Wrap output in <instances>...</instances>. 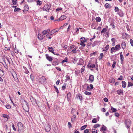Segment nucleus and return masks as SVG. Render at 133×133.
Here are the masks:
<instances>
[{"mask_svg": "<svg viewBox=\"0 0 133 133\" xmlns=\"http://www.w3.org/2000/svg\"><path fill=\"white\" fill-rule=\"evenodd\" d=\"M130 42L131 45L133 46V41L131 39H130Z\"/></svg>", "mask_w": 133, "mask_h": 133, "instance_id": "obj_56", "label": "nucleus"}, {"mask_svg": "<svg viewBox=\"0 0 133 133\" xmlns=\"http://www.w3.org/2000/svg\"><path fill=\"white\" fill-rule=\"evenodd\" d=\"M100 124H97L95 125H94L93 127L95 128H96L97 127H100Z\"/></svg>", "mask_w": 133, "mask_h": 133, "instance_id": "obj_34", "label": "nucleus"}, {"mask_svg": "<svg viewBox=\"0 0 133 133\" xmlns=\"http://www.w3.org/2000/svg\"><path fill=\"white\" fill-rule=\"evenodd\" d=\"M120 47V45L118 44L116 45L115 47H112L111 49L110 52L111 53L113 52H115L117 51Z\"/></svg>", "mask_w": 133, "mask_h": 133, "instance_id": "obj_1", "label": "nucleus"}, {"mask_svg": "<svg viewBox=\"0 0 133 133\" xmlns=\"http://www.w3.org/2000/svg\"><path fill=\"white\" fill-rule=\"evenodd\" d=\"M37 4L40 5L42 4V2L39 0H37Z\"/></svg>", "mask_w": 133, "mask_h": 133, "instance_id": "obj_38", "label": "nucleus"}, {"mask_svg": "<svg viewBox=\"0 0 133 133\" xmlns=\"http://www.w3.org/2000/svg\"><path fill=\"white\" fill-rule=\"evenodd\" d=\"M107 31V29L106 28H103L101 31V33L105 32Z\"/></svg>", "mask_w": 133, "mask_h": 133, "instance_id": "obj_53", "label": "nucleus"}, {"mask_svg": "<svg viewBox=\"0 0 133 133\" xmlns=\"http://www.w3.org/2000/svg\"><path fill=\"white\" fill-rule=\"evenodd\" d=\"M6 108L9 109L11 108V106L9 105H6L5 106Z\"/></svg>", "mask_w": 133, "mask_h": 133, "instance_id": "obj_55", "label": "nucleus"}, {"mask_svg": "<svg viewBox=\"0 0 133 133\" xmlns=\"http://www.w3.org/2000/svg\"><path fill=\"white\" fill-rule=\"evenodd\" d=\"M45 55L46 58L49 61H51L52 60V58L49 56L48 54H46Z\"/></svg>", "mask_w": 133, "mask_h": 133, "instance_id": "obj_10", "label": "nucleus"}, {"mask_svg": "<svg viewBox=\"0 0 133 133\" xmlns=\"http://www.w3.org/2000/svg\"><path fill=\"white\" fill-rule=\"evenodd\" d=\"M76 49L77 48L76 47H75L74 49L72 50V52L74 53H75L76 52Z\"/></svg>", "mask_w": 133, "mask_h": 133, "instance_id": "obj_62", "label": "nucleus"}, {"mask_svg": "<svg viewBox=\"0 0 133 133\" xmlns=\"http://www.w3.org/2000/svg\"><path fill=\"white\" fill-rule=\"evenodd\" d=\"M121 46L122 48L123 49H125V46H126V44L125 42L124 41H123L122 42V43L121 44Z\"/></svg>", "mask_w": 133, "mask_h": 133, "instance_id": "obj_18", "label": "nucleus"}, {"mask_svg": "<svg viewBox=\"0 0 133 133\" xmlns=\"http://www.w3.org/2000/svg\"><path fill=\"white\" fill-rule=\"evenodd\" d=\"M17 126L19 131H21L23 129V124L21 122H19L17 123Z\"/></svg>", "mask_w": 133, "mask_h": 133, "instance_id": "obj_3", "label": "nucleus"}, {"mask_svg": "<svg viewBox=\"0 0 133 133\" xmlns=\"http://www.w3.org/2000/svg\"><path fill=\"white\" fill-rule=\"evenodd\" d=\"M104 56L103 54V53H101L100 54V55L99 57V60L102 59V58Z\"/></svg>", "mask_w": 133, "mask_h": 133, "instance_id": "obj_27", "label": "nucleus"}, {"mask_svg": "<svg viewBox=\"0 0 133 133\" xmlns=\"http://www.w3.org/2000/svg\"><path fill=\"white\" fill-rule=\"evenodd\" d=\"M84 66H83V67L82 68L81 70V72H82L84 71Z\"/></svg>", "mask_w": 133, "mask_h": 133, "instance_id": "obj_58", "label": "nucleus"}, {"mask_svg": "<svg viewBox=\"0 0 133 133\" xmlns=\"http://www.w3.org/2000/svg\"><path fill=\"white\" fill-rule=\"evenodd\" d=\"M84 43V42H81L80 45L83 46H85V45Z\"/></svg>", "mask_w": 133, "mask_h": 133, "instance_id": "obj_59", "label": "nucleus"}, {"mask_svg": "<svg viewBox=\"0 0 133 133\" xmlns=\"http://www.w3.org/2000/svg\"><path fill=\"white\" fill-rule=\"evenodd\" d=\"M23 107L25 111L28 112L29 111V107L28 104H26L25 105H23Z\"/></svg>", "mask_w": 133, "mask_h": 133, "instance_id": "obj_8", "label": "nucleus"}, {"mask_svg": "<svg viewBox=\"0 0 133 133\" xmlns=\"http://www.w3.org/2000/svg\"><path fill=\"white\" fill-rule=\"evenodd\" d=\"M66 18V17L65 15H62L61 17V19H62V20Z\"/></svg>", "mask_w": 133, "mask_h": 133, "instance_id": "obj_31", "label": "nucleus"}, {"mask_svg": "<svg viewBox=\"0 0 133 133\" xmlns=\"http://www.w3.org/2000/svg\"><path fill=\"white\" fill-rule=\"evenodd\" d=\"M84 94L90 96V95L91 94V92H89L87 91H85L84 92Z\"/></svg>", "mask_w": 133, "mask_h": 133, "instance_id": "obj_29", "label": "nucleus"}, {"mask_svg": "<svg viewBox=\"0 0 133 133\" xmlns=\"http://www.w3.org/2000/svg\"><path fill=\"white\" fill-rule=\"evenodd\" d=\"M89 130L88 129H86L84 130V133H89Z\"/></svg>", "mask_w": 133, "mask_h": 133, "instance_id": "obj_64", "label": "nucleus"}, {"mask_svg": "<svg viewBox=\"0 0 133 133\" xmlns=\"http://www.w3.org/2000/svg\"><path fill=\"white\" fill-rule=\"evenodd\" d=\"M116 62L114 61L113 63L112 64V67L113 68H114L116 65Z\"/></svg>", "mask_w": 133, "mask_h": 133, "instance_id": "obj_52", "label": "nucleus"}, {"mask_svg": "<svg viewBox=\"0 0 133 133\" xmlns=\"http://www.w3.org/2000/svg\"><path fill=\"white\" fill-rule=\"evenodd\" d=\"M51 129V126L50 124H48L45 127V130L47 132L49 131Z\"/></svg>", "mask_w": 133, "mask_h": 133, "instance_id": "obj_7", "label": "nucleus"}, {"mask_svg": "<svg viewBox=\"0 0 133 133\" xmlns=\"http://www.w3.org/2000/svg\"><path fill=\"white\" fill-rule=\"evenodd\" d=\"M98 43L99 42L97 41H95L92 44L93 47H94V46L95 45L98 44Z\"/></svg>", "mask_w": 133, "mask_h": 133, "instance_id": "obj_39", "label": "nucleus"}, {"mask_svg": "<svg viewBox=\"0 0 133 133\" xmlns=\"http://www.w3.org/2000/svg\"><path fill=\"white\" fill-rule=\"evenodd\" d=\"M122 86L123 87L125 88L126 87V83L124 81H123L122 82Z\"/></svg>", "mask_w": 133, "mask_h": 133, "instance_id": "obj_26", "label": "nucleus"}, {"mask_svg": "<svg viewBox=\"0 0 133 133\" xmlns=\"http://www.w3.org/2000/svg\"><path fill=\"white\" fill-rule=\"evenodd\" d=\"M87 125H85L84 126H83L81 128V130H83L84 129L87 127Z\"/></svg>", "mask_w": 133, "mask_h": 133, "instance_id": "obj_40", "label": "nucleus"}, {"mask_svg": "<svg viewBox=\"0 0 133 133\" xmlns=\"http://www.w3.org/2000/svg\"><path fill=\"white\" fill-rule=\"evenodd\" d=\"M76 118V116L75 115H74L71 118V121L72 122H74L75 121Z\"/></svg>", "mask_w": 133, "mask_h": 133, "instance_id": "obj_15", "label": "nucleus"}, {"mask_svg": "<svg viewBox=\"0 0 133 133\" xmlns=\"http://www.w3.org/2000/svg\"><path fill=\"white\" fill-rule=\"evenodd\" d=\"M46 34H38V39L40 40H42L44 37V35Z\"/></svg>", "mask_w": 133, "mask_h": 133, "instance_id": "obj_6", "label": "nucleus"}, {"mask_svg": "<svg viewBox=\"0 0 133 133\" xmlns=\"http://www.w3.org/2000/svg\"><path fill=\"white\" fill-rule=\"evenodd\" d=\"M50 31V29H48L47 30H44L42 31V33H48Z\"/></svg>", "mask_w": 133, "mask_h": 133, "instance_id": "obj_22", "label": "nucleus"}, {"mask_svg": "<svg viewBox=\"0 0 133 133\" xmlns=\"http://www.w3.org/2000/svg\"><path fill=\"white\" fill-rule=\"evenodd\" d=\"M109 48V45H106L105 48H103V50L104 51H105V52H106Z\"/></svg>", "mask_w": 133, "mask_h": 133, "instance_id": "obj_14", "label": "nucleus"}, {"mask_svg": "<svg viewBox=\"0 0 133 133\" xmlns=\"http://www.w3.org/2000/svg\"><path fill=\"white\" fill-rule=\"evenodd\" d=\"M12 3L14 5H16L17 3V0H12Z\"/></svg>", "mask_w": 133, "mask_h": 133, "instance_id": "obj_47", "label": "nucleus"}, {"mask_svg": "<svg viewBox=\"0 0 133 133\" xmlns=\"http://www.w3.org/2000/svg\"><path fill=\"white\" fill-rule=\"evenodd\" d=\"M66 85V83L64 84L62 86V89L63 90H64L65 89V87Z\"/></svg>", "mask_w": 133, "mask_h": 133, "instance_id": "obj_46", "label": "nucleus"}, {"mask_svg": "<svg viewBox=\"0 0 133 133\" xmlns=\"http://www.w3.org/2000/svg\"><path fill=\"white\" fill-rule=\"evenodd\" d=\"M62 9V8H57L56 9V11H57L59 10H61Z\"/></svg>", "mask_w": 133, "mask_h": 133, "instance_id": "obj_60", "label": "nucleus"}, {"mask_svg": "<svg viewBox=\"0 0 133 133\" xmlns=\"http://www.w3.org/2000/svg\"><path fill=\"white\" fill-rule=\"evenodd\" d=\"M3 117L4 118H7V120H8V118H9V116L8 115L5 114H3Z\"/></svg>", "mask_w": 133, "mask_h": 133, "instance_id": "obj_32", "label": "nucleus"}, {"mask_svg": "<svg viewBox=\"0 0 133 133\" xmlns=\"http://www.w3.org/2000/svg\"><path fill=\"white\" fill-rule=\"evenodd\" d=\"M120 58L121 60V63H122L123 62L124 60V58L123 56L122 53V52L120 53Z\"/></svg>", "mask_w": 133, "mask_h": 133, "instance_id": "obj_12", "label": "nucleus"}, {"mask_svg": "<svg viewBox=\"0 0 133 133\" xmlns=\"http://www.w3.org/2000/svg\"><path fill=\"white\" fill-rule=\"evenodd\" d=\"M84 63V61L82 58L80 59L79 60V62L77 64L78 65H82Z\"/></svg>", "mask_w": 133, "mask_h": 133, "instance_id": "obj_17", "label": "nucleus"}, {"mask_svg": "<svg viewBox=\"0 0 133 133\" xmlns=\"http://www.w3.org/2000/svg\"><path fill=\"white\" fill-rule=\"evenodd\" d=\"M107 129V127L105 126L104 125H103L102 127L100 129L101 131L103 130H106Z\"/></svg>", "mask_w": 133, "mask_h": 133, "instance_id": "obj_16", "label": "nucleus"}, {"mask_svg": "<svg viewBox=\"0 0 133 133\" xmlns=\"http://www.w3.org/2000/svg\"><path fill=\"white\" fill-rule=\"evenodd\" d=\"M115 81V80L114 78H112L110 81V82L111 83H114Z\"/></svg>", "mask_w": 133, "mask_h": 133, "instance_id": "obj_48", "label": "nucleus"}, {"mask_svg": "<svg viewBox=\"0 0 133 133\" xmlns=\"http://www.w3.org/2000/svg\"><path fill=\"white\" fill-rule=\"evenodd\" d=\"M97 122V119L96 118H94L92 120V122L93 123H96Z\"/></svg>", "mask_w": 133, "mask_h": 133, "instance_id": "obj_42", "label": "nucleus"}, {"mask_svg": "<svg viewBox=\"0 0 133 133\" xmlns=\"http://www.w3.org/2000/svg\"><path fill=\"white\" fill-rule=\"evenodd\" d=\"M123 93V91L122 90H119L118 91V93L119 95Z\"/></svg>", "mask_w": 133, "mask_h": 133, "instance_id": "obj_43", "label": "nucleus"}, {"mask_svg": "<svg viewBox=\"0 0 133 133\" xmlns=\"http://www.w3.org/2000/svg\"><path fill=\"white\" fill-rule=\"evenodd\" d=\"M31 101L32 103V104L34 105L37 104L35 98H34L32 97H31L30 98Z\"/></svg>", "mask_w": 133, "mask_h": 133, "instance_id": "obj_9", "label": "nucleus"}, {"mask_svg": "<svg viewBox=\"0 0 133 133\" xmlns=\"http://www.w3.org/2000/svg\"><path fill=\"white\" fill-rule=\"evenodd\" d=\"M23 68L25 69V73L26 74H28L29 73V71L26 69V68L24 66H23Z\"/></svg>", "mask_w": 133, "mask_h": 133, "instance_id": "obj_50", "label": "nucleus"}, {"mask_svg": "<svg viewBox=\"0 0 133 133\" xmlns=\"http://www.w3.org/2000/svg\"><path fill=\"white\" fill-rule=\"evenodd\" d=\"M59 64V62L58 61H56L53 62L52 65H56Z\"/></svg>", "mask_w": 133, "mask_h": 133, "instance_id": "obj_24", "label": "nucleus"}, {"mask_svg": "<svg viewBox=\"0 0 133 133\" xmlns=\"http://www.w3.org/2000/svg\"><path fill=\"white\" fill-rule=\"evenodd\" d=\"M58 31V30L56 29H54L51 31L50 32L52 33H55L57 32Z\"/></svg>", "mask_w": 133, "mask_h": 133, "instance_id": "obj_30", "label": "nucleus"}, {"mask_svg": "<svg viewBox=\"0 0 133 133\" xmlns=\"http://www.w3.org/2000/svg\"><path fill=\"white\" fill-rule=\"evenodd\" d=\"M46 80L44 76H42L38 80V81L41 84L44 83L45 82Z\"/></svg>", "mask_w": 133, "mask_h": 133, "instance_id": "obj_2", "label": "nucleus"}, {"mask_svg": "<svg viewBox=\"0 0 133 133\" xmlns=\"http://www.w3.org/2000/svg\"><path fill=\"white\" fill-rule=\"evenodd\" d=\"M54 87L55 88V89L56 91L58 94L59 92V91H58V89L55 86H54Z\"/></svg>", "mask_w": 133, "mask_h": 133, "instance_id": "obj_54", "label": "nucleus"}, {"mask_svg": "<svg viewBox=\"0 0 133 133\" xmlns=\"http://www.w3.org/2000/svg\"><path fill=\"white\" fill-rule=\"evenodd\" d=\"M111 110L113 112H116L117 111V110L115 108L113 107H111Z\"/></svg>", "mask_w": 133, "mask_h": 133, "instance_id": "obj_44", "label": "nucleus"}, {"mask_svg": "<svg viewBox=\"0 0 133 133\" xmlns=\"http://www.w3.org/2000/svg\"><path fill=\"white\" fill-rule=\"evenodd\" d=\"M67 58L66 57L65 58V59L63 60L62 61V63H64L65 62H66L68 61Z\"/></svg>", "mask_w": 133, "mask_h": 133, "instance_id": "obj_51", "label": "nucleus"}, {"mask_svg": "<svg viewBox=\"0 0 133 133\" xmlns=\"http://www.w3.org/2000/svg\"><path fill=\"white\" fill-rule=\"evenodd\" d=\"M79 29H80V31L82 32V31L84 30L81 28H77L76 29V32L78 33L79 32Z\"/></svg>", "mask_w": 133, "mask_h": 133, "instance_id": "obj_20", "label": "nucleus"}, {"mask_svg": "<svg viewBox=\"0 0 133 133\" xmlns=\"http://www.w3.org/2000/svg\"><path fill=\"white\" fill-rule=\"evenodd\" d=\"M30 77L32 81H33L34 79V78L33 75L31 74L30 76Z\"/></svg>", "mask_w": 133, "mask_h": 133, "instance_id": "obj_45", "label": "nucleus"}, {"mask_svg": "<svg viewBox=\"0 0 133 133\" xmlns=\"http://www.w3.org/2000/svg\"><path fill=\"white\" fill-rule=\"evenodd\" d=\"M88 66L91 68H93L95 66V65L94 64H91L90 63H89L88 64Z\"/></svg>", "mask_w": 133, "mask_h": 133, "instance_id": "obj_28", "label": "nucleus"}, {"mask_svg": "<svg viewBox=\"0 0 133 133\" xmlns=\"http://www.w3.org/2000/svg\"><path fill=\"white\" fill-rule=\"evenodd\" d=\"M92 132L93 133H97V130L95 129H92Z\"/></svg>", "mask_w": 133, "mask_h": 133, "instance_id": "obj_57", "label": "nucleus"}, {"mask_svg": "<svg viewBox=\"0 0 133 133\" xmlns=\"http://www.w3.org/2000/svg\"><path fill=\"white\" fill-rule=\"evenodd\" d=\"M131 122L128 120H126L125 121V123L127 128L128 129L130 128V125H131Z\"/></svg>", "mask_w": 133, "mask_h": 133, "instance_id": "obj_5", "label": "nucleus"}, {"mask_svg": "<svg viewBox=\"0 0 133 133\" xmlns=\"http://www.w3.org/2000/svg\"><path fill=\"white\" fill-rule=\"evenodd\" d=\"M48 49L49 50V51L52 53L54 54L55 55V54H54V50L53 49V48L52 47H49L48 48Z\"/></svg>", "mask_w": 133, "mask_h": 133, "instance_id": "obj_19", "label": "nucleus"}, {"mask_svg": "<svg viewBox=\"0 0 133 133\" xmlns=\"http://www.w3.org/2000/svg\"><path fill=\"white\" fill-rule=\"evenodd\" d=\"M15 52L17 54H18L19 52V50L17 49L16 47L14 48Z\"/></svg>", "mask_w": 133, "mask_h": 133, "instance_id": "obj_49", "label": "nucleus"}, {"mask_svg": "<svg viewBox=\"0 0 133 133\" xmlns=\"http://www.w3.org/2000/svg\"><path fill=\"white\" fill-rule=\"evenodd\" d=\"M3 61H4V63H5V65H4L3 63H1V62H0V63H2L3 64V65L4 67H5V68L6 69H8V66L6 64V62H5V60L4 59H3Z\"/></svg>", "mask_w": 133, "mask_h": 133, "instance_id": "obj_23", "label": "nucleus"}, {"mask_svg": "<svg viewBox=\"0 0 133 133\" xmlns=\"http://www.w3.org/2000/svg\"><path fill=\"white\" fill-rule=\"evenodd\" d=\"M21 10L20 8H16L14 10V12L19 11Z\"/></svg>", "mask_w": 133, "mask_h": 133, "instance_id": "obj_41", "label": "nucleus"}, {"mask_svg": "<svg viewBox=\"0 0 133 133\" xmlns=\"http://www.w3.org/2000/svg\"><path fill=\"white\" fill-rule=\"evenodd\" d=\"M29 9V7L27 4H25L24 6V9L23 11L24 12L27 11Z\"/></svg>", "mask_w": 133, "mask_h": 133, "instance_id": "obj_13", "label": "nucleus"}, {"mask_svg": "<svg viewBox=\"0 0 133 133\" xmlns=\"http://www.w3.org/2000/svg\"><path fill=\"white\" fill-rule=\"evenodd\" d=\"M118 8L117 7H116L115 8V12H118Z\"/></svg>", "mask_w": 133, "mask_h": 133, "instance_id": "obj_63", "label": "nucleus"}, {"mask_svg": "<svg viewBox=\"0 0 133 133\" xmlns=\"http://www.w3.org/2000/svg\"><path fill=\"white\" fill-rule=\"evenodd\" d=\"M4 75V72L1 70L0 69V76H2L3 75Z\"/></svg>", "mask_w": 133, "mask_h": 133, "instance_id": "obj_33", "label": "nucleus"}, {"mask_svg": "<svg viewBox=\"0 0 133 133\" xmlns=\"http://www.w3.org/2000/svg\"><path fill=\"white\" fill-rule=\"evenodd\" d=\"M105 8H108L110 6V5L108 3H106L105 5Z\"/></svg>", "mask_w": 133, "mask_h": 133, "instance_id": "obj_35", "label": "nucleus"}, {"mask_svg": "<svg viewBox=\"0 0 133 133\" xmlns=\"http://www.w3.org/2000/svg\"><path fill=\"white\" fill-rule=\"evenodd\" d=\"M78 97L79 98L80 100L81 101H82V100H83L82 96V95L81 94H78Z\"/></svg>", "mask_w": 133, "mask_h": 133, "instance_id": "obj_21", "label": "nucleus"}, {"mask_svg": "<svg viewBox=\"0 0 133 133\" xmlns=\"http://www.w3.org/2000/svg\"><path fill=\"white\" fill-rule=\"evenodd\" d=\"M6 58L7 59L8 62L9 63V64H10V61H12L11 58H9L7 57H6Z\"/></svg>", "mask_w": 133, "mask_h": 133, "instance_id": "obj_37", "label": "nucleus"}, {"mask_svg": "<svg viewBox=\"0 0 133 133\" xmlns=\"http://www.w3.org/2000/svg\"><path fill=\"white\" fill-rule=\"evenodd\" d=\"M96 20L97 22H99L101 21V19L100 17H97L96 18Z\"/></svg>", "mask_w": 133, "mask_h": 133, "instance_id": "obj_36", "label": "nucleus"}, {"mask_svg": "<svg viewBox=\"0 0 133 133\" xmlns=\"http://www.w3.org/2000/svg\"><path fill=\"white\" fill-rule=\"evenodd\" d=\"M50 7L48 4H45L43 8V11L49 12V10L50 9Z\"/></svg>", "mask_w": 133, "mask_h": 133, "instance_id": "obj_4", "label": "nucleus"}, {"mask_svg": "<svg viewBox=\"0 0 133 133\" xmlns=\"http://www.w3.org/2000/svg\"><path fill=\"white\" fill-rule=\"evenodd\" d=\"M56 69L58 71H61V69L60 68V67H56Z\"/></svg>", "mask_w": 133, "mask_h": 133, "instance_id": "obj_61", "label": "nucleus"}, {"mask_svg": "<svg viewBox=\"0 0 133 133\" xmlns=\"http://www.w3.org/2000/svg\"><path fill=\"white\" fill-rule=\"evenodd\" d=\"M87 40L85 39L84 37H81L80 38L81 42H85L87 41Z\"/></svg>", "mask_w": 133, "mask_h": 133, "instance_id": "obj_25", "label": "nucleus"}, {"mask_svg": "<svg viewBox=\"0 0 133 133\" xmlns=\"http://www.w3.org/2000/svg\"><path fill=\"white\" fill-rule=\"evenodd\" d=\"M89 79L90 80L89 82L90 83H92L93 82L94 80V76L92 75H90L89 77Z\"/></svg>", "mask_w": 133, "mask_h": 133, "instance_id": "obj_11", "label": "nucleus"}]
</instances>
